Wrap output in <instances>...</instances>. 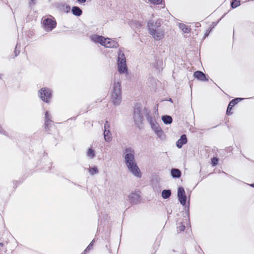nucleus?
<instances>
[{
	"mask_svg": "<svg viewBox=\"0 0 254 254\" xmlns=\"http://www.w3.org/2000/svg\"><path fill=\"white\" fill-rule=\"evenodd\" d=\"M177 229H178V231H179L181 232L183 231L185 229V226L184 225H181V226H179L177 227Z\"/></svg>",
	"mask_w": 254,
	"mask_h": 254,
	"instance_id": "28",
	"label": "nucleus"
},
{
	"mask_svg": "<svg viewBox=\"0 0 254 254\" xmlns=\"http://www.w3.org/2000/svg\"><path fill=\"white\" fill-rule=\"evenodd\" d=\"M38 94L40 98L43 101L49 103L52 98V91L47 88H42L39 90Z\"/></svg>",
	"mask_w": 254,
	"mask_h": 254,
	"instance_id": "5",
	"label": "nucleus"
},
{
	"mask_svg": "<svg viewBox=\"0 0 254 254\" xmlns=\"http://www.w3.org/2000/svg\"><path fill=\"white\" fill-rule=\"evenodd\" d=\"M126 154L125 155V158L127 166L129 164H131L136 163L133 153H132L128 149H127L126 150Z\"/></svg>",
	"mask_w": 254,
	"mask_h": 254,
	"instance_id": "10",
	"label": "nucleus"
},
{
	"mask_svg": "<svg viewBox=\"0 0 254 254\" xmlns=\"http://www.w3.org/2000/svg\"><path fill=\"white\" fill-rule=\"evenodd\" d=\"M52 122V121L50 119H45V128L48 127L50 125Z\"/></svg>",
	"mask_w": 254,
	"mask_h": 254,
	"instance_id": "26",
	"label": "nucleus"
},
{
	"mask_svg": "<svg viewBox=\"0 0 254 254\" xmlns=\"http://www.w3.org/2000/svg\"><path fill=\"white\" fill-rule=\"evenodd\" d=\"M130 25L131 26H134L136 28H139L141 27L142 24L138 22L132 21L130 22Z\"/></svg>",
	"mask_w": 254,
	"mask_h": 254,
	"instance_id": "24",
	"label": "nucleus"
},
{
	"mask_svg": "<svg viewBox=\"0 0 254 254\" xmlns=\"http://www.w3.org/2000/svg\"><path fill=\"white\" fill-rule=\"evenodd\" d=\"M104 138L105 141L110 142L111 140V133L110 130V125L107 121L104 126Z\"/></svg>",
	"mask_w": 254,
	"mask_h": 254,
	"instance_id": "12",
	"label": "nucleus"
},
{
	"mask_svg": "<svg viewBox=\"0 0 254 254\" xmlns=\"http://www.w3.org/2000/svg\"><path fill=\"white\" fill-rule=\"evenodd\" d=\"M32 2H34L35 0H31Z\"/></svg>",
	"mask_w": 254,
	"mask_h": 254,
	"instance_id": "37",
	"label": "nucleus"
},
{
	"mask_svg": "<svg viewBox=\"0 0 254 254\" xmlns=\"http://www.w3.org/2000/svg\"><path fill=\"white\" fill-rule=\"evenodd\" d=\"M118 55V70L121 74L128 73L127 67L126 64V59L125 56L124 51L120 48L117 52Z\"/></svg>",
	"mask_w": 254,
	"mask_h": 254,
	"instance_id": "2",
	"label": "nucleus"
},
{
	"mask_svg": "<svg viewBox=\"0 0 254 254\" xmlns=\"http://www.w3.org/2000/svg\"><path fill=\"white\" fill-rule=\"evenodd\" d=\"M161 25V21L160 20L155 22L149 20L147 23L149 34L156 41L162 40L165 36L164 30L159 28Z\"/></svg>",
	"mask_w": 254,
	"mask_h": 254,
	"instance_id": "1",
	"label": "nucleus"
},
{
	"mask_svg": "<svg viewBox=\"0 0 254 254\" xmlns=\"http://www.w3.org/2000/svg\"><path fill=\"white\" fill-rule=\"evenodd\" d=\"M51 116L48 111H46L45 113V119H50L51 120Z\"/></svg>",
	"mask_w": 254,
	"mask_h": 254,
	"instance_id": "30",
	"label": "nucleus"
},
{
	"mask_svg": "<svg viewBox=\"0 0 254 254\" xmlns=\"http://www.w3.org/2000/svg\"><path fill=\"white\" fill-rule=\"evenodd\" d=\"M250 186L253 188H254V184H251Z\"/></svg>",
	"mask_w": 254,
	"mask_h": 254,
	"instance_id": "36",
	"label": "nucleus"
},
{
	"mask_svg": "<svg viewBox=\"0 0 254 254\" xmlns=\"http://www.w3.org/2000/svg\"><path fill=\"white\" fill-rule=\"evenodd\" d=\"M94 242H95L94 240H93L92 241V242L90 243V244L92 245V246H93Z\"/></svg>",
	"mask_w": 254,
	"mask_h": 254,
	"instance_id": "34",
	"label": "nucleus"
},
{
	"mask_svg": "<svg viewBox=\"0 0 254 254\" xmlns=\"http://www.w3.org/2000/svg\"><path fill=\"white\" fill-rule=\"evenodd\" d=\"M133 118L135 124L138 125L141 122L143 116L138 109H134Z\"/></svg>",
	"mask_w": 254,
	"mask_h": 254,
	"instance_id": "11",
	"label": "nucleus"
},
{
	"mask_svg": "<svg viewBox=\"0 0 254 254\" xmlns=\"http://www.w3.org/2000/svg\"><path fill=\"white\" fill-rule=\"evenodd\" d=\"M180 28L185 33H188L190 31V28L183 23L179 24Z\"/></svg>",
	"mask_w": 254,
	"mask_h": 254,
	"instance_id": "21",
	"label": "nucleus"
},
{
	"mask_svg": "<svg viewBox=\"0 0 254 254\" xmlns=\"http://www.w3.org/2000/svg\"><path fill=\"white\" fill-rule=\"evenodd\" d=\"M177 193L181 204L183 206L185 205L187 201V196L184 189L183 187H179L178 189Z\"/></svg>",
	"mask_w": 254,
	"mask_h": 254,
	"instance_id": "9",
	"label": "nucleus"
},
{
	"mask_svg": "<svg viewBox=\"0 0 254 254\" xmlns=\"http://www.w3.org/2000/svg\"><path fill=\"white\" fill-rule=\"evenodd\" d=\"M90 39L94 42L100 43L106 48L111 47V42L110 38H105L102 36L94 34L90 36Z\"/></svg>",
	"mask_w": 254,
	"mask_h": 254,
	"instance_id": "4",
	"label": "nucleus"
},
{
	"mask_svg": "<svg viewBox=\"0 0 254 254\" xmlns=\"http://www.w3.org/2000/svg\"><path fill=\"white\" fill-rule=\"evenodd\" d=\"M79 3H84L86 1V0H76Z\"/></svg>",
	"mask_w": 254,
	"mask_h": 254,
	"instance_id": "33",
	"label": "nucleus"
},
{
	"mask_svg": "<svg viewBox=\"0 0 254 254\" xmlns=\"http://www.w3.org/2000/svg\"><path fill=\"white\" fill-rule=\"evenodd\" d=\"M195 78L201 81L206 80L205 75L200 71H196L193 74Z\"/></svg>",
	"mask_w": 254,
	"mask_h": 254,
	"instance_id": "16",
	"label": "nucleus"
},
{
	"mask_svg": "<svg viewBox=\"0 0 254 254\" xmlns=\"http://www.w3.org/2000/svg\"><path fill=\"white\" fill-rule=\"evenodd\" d=\"M3 246V244L1 243H0V247H2Z\"/></svg>",
	"mask_w": 254,
	"mask_h": 254,
	"instance_id": "35",
	"label": "nucleus"
},
{
	"mask_svg": "<svg viewBox=\"0 0 254 254\" xmlns=\"http://www.w3.org/2000/svg\"><path fill=\"white\" fill-rule=\"evenodd\" d=\"M242 99H243L242 98H236L235 99L232 100L230 102V103L228 106L227 110V114L229 115L231 114V110H232V107H234L238 103V102L239 101H241Z\"/></svg>",
	"mask_w": 254,
	"mask_h": 254,
	"instance_id": "14",
	"label": "nucleus"
},
{
	"mask_svg": "<svg viewBox=\"0 0 254 254\" xmlns=\"http://www.w3.org/2000/svg\"><path fill=\"white\" fill-rule=\"evenodd\" d=\"M129 172L135 177L141 178V173L136 163L127 165Z\"/></svg>",
	"mask_w": 254,
	"mask_h": 254,
	"instance_id": "8",
	"label": "nucleus"
},
{
	"mask_svg": "<svg viewBox=\"0 0 254 254\" xmlns=\"http://www.w3.org/2000/svg\"><path fill=\"white\" fill-rule=\"evenodd\" d=\"M44 29L48 32L52 31L56 26V22L53 18H47L44 20Z\"/></svg>",
	"mask_w": 254,
	"mask_h": 254,
	"instance_id": "6",
	"label": "nucleus"
},
{
	"mask_svg": "<svg viewBox=\"0 0 254 254\" xmlns=\"http://www.w3.org/2000/svg\"><path fill=\"white\" fill-rule=\"evenodd\" d=\"M171 176L173 178H179L181 176V172L178 169H172L171 171Z\"/></svg>",
	"mask_w": 254,
	"mask_h": 254,
	"instance_id": "17",
	"label": "nucleus"
},
{
	"mask_svg": "<svg viewBox=\"0 0 254 254\" xmlns=\"http://www.w3.org/2000/svg\"><path fill=\"white\" fill-rule=\"evenodd\" d=\"M122 88L121 82H115L112 91V104L119 106L122 102Z\"/></svg>",
	"mask_w": 254,
	"mask_h": 254,
	"instance_id": "3",
	"label": "nucleus"
},
{
	"mask_svg": "<svg viewBox=\"0 0 254 254\" xmlns=\"http://www.w3.org/2000/svg\"><path fill=\"white\" fill-rule=\"evenodd\" d=\"M92 247H93V246H92V245L89 244V245H88V246L87 247V248L85 249V251H84V252H85H85H88V251H89L90 250H91V249L92 248Z\"/></svg>",
	"mask_w": 254,
	"mask_h": 254,
	"instance_id": "32",
	"label": "nucleus"
},
{
	"mask_svg": "<svg viewBox=\"0 0 254 254\" xmlns=\"http://www.w3.org/2000/svg\"><path fill=\"white\" fill-rule=\"evenodd\" d=\"M71 11L74 15L78 16H80L82 13L81 9L77 6L72 7Z\"/></svg>",
	"mask_w": 254,
	"mask_h": 254,
	"instance_id": "18",
	"label": "nucleus"
},
{
	"mask_svg": "<svg viewBox=\"0 0 254 254\" xmlns=\"http://www.w3.org/2000/svg\"><path fill=\"white\" fill-rule=\"evenodd\" d=\"M118 46V44L117 42H116V41H113L112 40V48H114V47H117Z\"/></svg>",
	"mask_w": 254,
	"mask_h": 254,
	"instance_id": "31",
	"label": "nucleus"
},
{
	"mask_svg": "<svg viewBox=\"0 0 254 254\" xmlns=\"http://www.w3.org/2000/svg\"><path fill=\"white\" fill-rule=\"evenodd\" d=\"M171 194V191L169 190H163L162 192V197L164 199L168 198Z\"/></svg>",
	"mask_w": 254,
	"mask_h": 254,
	"instance_id": "20",
	"label": "nucleus"
},
{
	"mask_svg": "<svg viewBox=\"0 0 254 254\" xmlns=\"http://www.w3.org/2000/svg\"><path fill=\"white\" fill-rule=\"evenodd\" d=\"M130 202L132 204H137L140 201L139 193H131L128 196Z\"/></svg>",
	"mask_w": 254,
	"mask_h": 254,
	"instance_id": "13",
	"label": "nucleus"
},
{
	"mask_svg": "<svg viewBox=\"0 0 254 254\" xmlns=\"http://www.w3.org/2000/svg\"><path fill=\"white\" fill-rule=\"evenodd\" d=\"M15 54H16L15 56H17V54L16 53V51H15Z\"/></svg>",
	"mask_w": 254,
	"mask_h": 254,
	"instance_id": "38",
	"label": "nucleus"
},
{
	"mask_svg": "<svg viewBox=\"0 0 254 254\" xmlns=\"http://www.w3.org/2000/svg\"><path fill=\"white\" fill-rule=\"evenodd\" d=\"M150 124L152 129L154 130L158 137L162 138L164 136V134L159 125L156 123L155 121H153L152 120L150 121Z\"/></svg>",
	"mask_w": 254,
	"mask_h": 254,
	"instance_id": "7",
	"label": "nucleus"
},
{
	"mask_svg": "<svg viewBox=\"0 0 254 254\" xmlns=\"http://www.w3.org/2000/svg\"><path fill=\"white\" fill-rule=\"evenodd\" d=\"M87 155L91 158H94L95 156L94 151L92 149L89 148L87 153Z\"/></svg>",
	"mask_w": 254,
	"mask_h": 254,
	"instance_id": "22",
	"label": "nucleus"
},
{
	"mask_svg": "<svg viewBox=\"0 0 254 254\" xmlns=\"http://www.w3.org/2000/svg\"><path fill=\"white\" fill-rule=\"evenodd\" d=\"M162 120L165 124H170L172 123L173 121L172 117L168 115L162 116Z\"/></svg>",
	"mask_w": 254,
	"mask_h": 254,
	"instance_id": "19",
	"label": "nucleus"
},
{
	"mask_svg": "<svg viewBox=\"0 0 254 254\" xmlns=\"http://www.w3.org/2000/svg\"><path fill=\"white\" fill-rule=\"evenodd\" d=\"M89 173L90 175H93L98 173V169L96 167H94L89 169Z\"/></svg>",
	"mask_w": 254,
	"mask_h": 254,
	"instance_id": "23",
	"label": "nucleus"
},
{
	"mask_svg": "<svg viewBox=\"0 0 254 254\" xmlns=\"http://www.w3.org/2000/svg\"><path fill=\"white\" fill-rule=\"evenodd\" d=\"M218 161V160L217 158H213L212 159V164L213 166H215L217 164Z\"/></svg>",
	"mask_w": 254,
	"mask_h": 254,
	"instance_id": "29",
	"label": "nucleus"
},
{
	"mask_svg": "<svg viewBox=\"0 0 254 254\" xmlns=\"http://www.w3.org/2000/svg\"><path fill=\"white\" fill-rule=\"evenodd\" d=\"M187 142V139L186 135L183 134L181 136V138L177 142V146L178 148H180L182 146Z\"/></svg>",
	"mask_w": 254,
	"mask_h": 254,
	"instance_id": "15",
	"label": "nucleus"
},
{
	"mask_svg": "<svg viewBox=\"0 0 254 254\" xmlns=\"http://www.w3.org/2000/svg\"><path fill=\"white\" fill-rule=\"evenodd\" d=\"M148 1L151 3L158 4L162 2V0H148Z\"/></svg>",
	"mask_w": 254,
	"mask_h": 254,
	"instance_id": "27",
	"label": "nucleus"
},
{
	"mask_svg": "<svg viewBox=\"0 0 254 254\" xmlns=\"http://www.w3.org/2000/svg\"><path fill=\"white\" fill-rule=\"evenodd\" d=\"M240 4V0H235L231 3V6L233 8H236Z\"/></svg>",
	"mask_w": 254,
	"mask_h": 254,
	"instance_id": "25",
	"label": "nucleus"
}]
</instances>
